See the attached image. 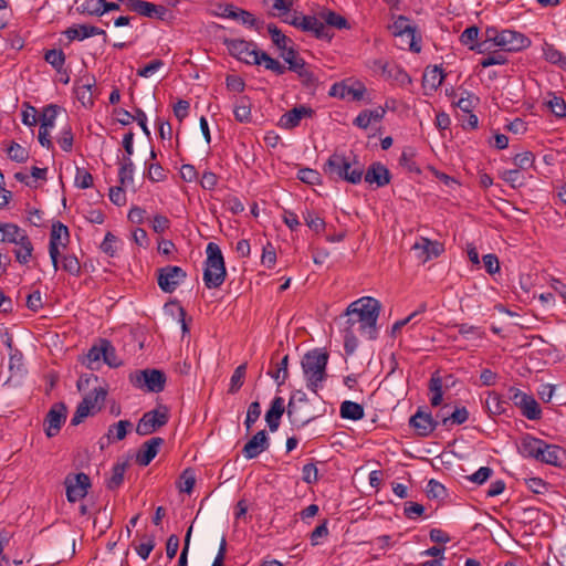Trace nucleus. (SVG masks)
<instances>
[{
    "label": "nucleus",
    "instance_id": "nucleus-1",
    "mask_svg": "<svg viewBox=\"0 0 566 566\" xmlns=\"http://www.w3.org/2000/svg\"><path fill=\"white\" fill-rule=\"evenodd\" d=\"M224 45L230 55L242 63L263 66L275 75H283L285 73V65L279 60L271 57L266 52L260 50L253 41L227 39L224 40Z\"/></svg>",
    "mask_w": 566,
    "mask_h": 566
},
{
    "label": "nucleus",
    "instance_id": "nucleus-2",
    "mask_svg": "<svg viewBox=\"0 0 566 566\" xmlns=\"http://www.w3.org/2000/svg\"><path fill=\"white\" fill-rule=\"evenodd\" d=\"M381 304L371 296H363L352 302L346 311L352 325L358 323V331L368 339L377 337V321L379 317Z\"/></svg>",
    "mask_w": 566,
    "mask_h": 566
},
{
    "label": "nucleus",
    "instance_id": "nucleus-3",
    "mask_svg": "<svg viewBox=\"0 0 566 566\" xmlns=\"http://www.w3.org/2000/svg\"><path fill=\"white\" fill-rule=\"evenodd\" d=\"M324 172L333 179L358 185L363 180L364 167L355 157L346 156L344 153H334L325 163Z\"/></svg>",
    "mask_w": 566,
    "mask_h": 566
},
{
    "label": "nucleus",
    "instance_id": "nucleus-4",
    "mask_svg": "<svg viewBox=\"0 0 566 566\" xmlns=\"http://www.w3.org/2000/svg\"><path fill=\"white\" fill-rule=\"evenodd\" d=\"M0 243L12 244L15 261L27 265L33 256L34 245L25 229L12 222H6L0 228Z\"/></svg>",
    "mask_w": 566,
    "mask_h": 566
},
{
    "label": "nucleus",
    "instance_id": "nucleus-5",
    "mask_svg": "<svg viewBox=\"0 0 566 566\" xmlns=\"http://www.w3.org/2000/svg\"><path fill=\"white\" fill-rule=\"evenodd\" d=\"M328 354L324 349H313L307 352L302 358V369L306 380V387L316 394L324 387L327 378L326 366Z\"/></svg>",
    "mask_w": 566,
    "mask_h": 566
},
{
    "label": "nucleus",
    "instance_id": "nucleus-6",
    "mask_svg": "<svg viewBox=\"0 0 566 566\" xmlns=\"http://www.w3.org/2000/svg\"><path fill=\"white\" fill-rule=\"evenodd\" d=\"M528 43V39L513 30H499L495 27H488L485 29V39L480 44V53L490 50L492 46H499L503 51H520Z\"/></svg>",
    "mask_w": 566,
    "mask_h": 566
},
{
    "label": "nucleus",
    "instance_id": "nucleus-7",
    "mask_svg": "<svg viewBox=\"0 0 566 566\" xmlns=\"http://www.w3.org/2000/svg\"><path fill=\"white\" fill-rule=\"evenodd\" d=\"M206 254L203 282L206 287L217 289L221 286L226 280L227 270L224 258L220 247L214 242L207 244Z\"/></svg>",
    "mask_w": 566,
    "mask_h": 566
},
{
    "label": "nucleus",
    "instance_id": "nucleus-8",
    "mask_svg": "<svg viewBox=\"0 0 566 566\" xmlns=\"http://www.w3.org/2000/svg\"><path fill=\"white\" fill-rule=\"evenodd\" d=\"M107 392L108 390L106 386L94 387L93 390L86 394L83 400L78 403L71 423L73 426H77L88 416L97 413L105 402Z\"/></svg>",
    "mask_w": 566,
    "mask_h": 566
},
{
    "label": "nucleus",
    "instance_id": "nucleus-9",
    "mask_svg": "<svg viewBox=\"0 0 566 566\" xmlns=\"http://www.w3.org/2000/svg\"><path fill=\"white\" fill-rule=\"evenodd\" d=\"M280 52L281 57L287 64V67L285 66V71L290 70L296 73L300 81L306 87H315L317 85V77L308 69L304 59L300 56L298 52L293 46H286Z\"/></svg>",
    "mask_w": 566,
    "mask_h": 566
},
{
    "label": "nucleus",
    "instance_id": "nucleus-10",
    "mask_svg": "<svg viewBox=\"0 0 566 566\" xmlns=\"http://www.w3.org/2000/svg\"><path fill=\"white\" fill-rule=\"evenodd\" d=\"M129 381L135 388L157 394L164 390L166 376L158 369H144L130 374Z\"/></svg>",
    "mask_w": 566,
    "mask_h": 566
},
{
    "label": "nucleus",
    "instance_id": "nucleus-11",
    "mask_svg": "<svg viewBox=\"0 0 566 566\" xmlns=\"http://www.w3.org/2000/svg\"><path fill=\"white\" fill-rule=\"evenodd\" d=\"M533 459L549 465L560 467L566 461V450L533 437Z\"/></svg>",
    "mask_w": 566,
    "mask_h": 566
},
{
    "label": "nucleus",
    "instance_id": "nucleus-12",
    "mask_svg": "<svg viewBox=\"0 0 566 566\" xmlns=\"http://www.w3.org/2000/svg\"><path fill=\"white\" fill-rule=\"evenodd\" d=\"M169 420V413L166 407H159L143 415L136 426V432L139 436H148L157 429L164 427Z\"/></svg>",
    "mask_w": 566,
    "mask_h": 566
},
{
    "label": "nucleus",
    "instance_id": "nucleus-13",
    "mask_svg": "<svg viewBox=\"0 0 566 566\" xmlns=\"http://www.w3.org/2000/svg\"><path fill=\"white\" fill-rule=\"evenodd\" d=\"M159 289L165 293H172L186 280V271L178 265H167L157 271Z\"/></svg>",
    "mask_w": 566,
    "mask_h": 566
},
{
    "label": "nucleus",
    "instance_id": "nucleus-14",
    "mask_svg": "<svg viewBox=\"0 0 566 566\" xmlns=\"http://www.w3.org/2000/svg\"><path fill=\"white\" fill-rule=\"evenodd\" d=\"M70 240V232L66 226L56 222L52 226L49 242V254L52 261L54 271L59 269V255L61 249L66 248Z\"/></svg>",
    "mask_w": 566,
    "mask_h": 566
},
{
    "label": "nucleus",
    "instance_id": "nucleus-15",
    "mask_svg": "<svg viewBox=\"0 0 566 566\" xmlns=\"http://www.w3.org/2000/svg\"><path fill=\"white\" fill-rule=\"evenodd\" d=\"M66 489V499L70 503H75L84 499L91 488V481L87 474L81 472L69 474L64 480Z\"/></svg>",
    "mask_w": 566,
    "mask_h": 566
},
{
    "label": "nucleus",
    "instance_id": "nucleus-16",
    "mask_svg": "<svg viewBox=\"0 0 566 566\" xmlns=\"http://www.w3.org/2000/svg\"><path fill=\"white\" fill-rule=\"evenodd\" d=\"M389 29L392 35L400 38L402 43L407 45L411 51H420V46L417 45L416 42V28L411 24V21L407 17H397Z\"/></svg>",
    "mask_w": 566,
    "mask_h": 566
},
{
    "label": "nucleus",
    "instance_id": "nucleus-17",
    "mask_svg": "<svg viewBox=\"0 0 566 566\" xmlns=\"http://www.w3.org/2000/svg\"><path fill=\"white\" fill-rule=\"evenodd\" d=\"M367 88L360 81L348 84L346 81L334 83L328 91V95L340 99L361 101L365 98Z\"/></svg>",
    "mask_w": 566,
    "mask_h": 566
},
{
    "label": "nucleus",
    "instance_id": "nucleus-18",
    "mask_svg": "<svg viewBox=\"0 0 566 566\" xmlns=\"http://www.w3.org/2000/svg\"><path fill=\"white\" fill-rule=\"evenodd\" d=\"M129 10L138 13L142 17L158 19L166 21L169 15V10L159 4L148 2L145 0H120Z\"/></svg>",
    "mask_w": 566,
    "mask_h": 566
},
{
    "label": "nucleus",
    "instance_id": "nucleus-19",
    "mask_svg": "<svg viewBox=\"0 0 566 566\" xmlns=\"http://www.w3.org/2000/svg\"><path fill=\"white\" fill-rule=\"evenodd\" d=\"M67 409L63 402L54 403L44 420V431L49 438L55 437L66 420Z\"/></svg>",
    "mask_w": 566,
    "mask_h": 566
},
{
    "label": "nucleus",
    "instance_id": "nucleus-20",
    "mask_svg": "<svg viewBox=\"0 0 566 566\" xmlns=\"http://www.w3.org/2000/svg\"><path fill=\"white\" fill-rule=\"evenodd\" d=\"M412 250L415 251L417 259L421 263H426L438 258L444 251V248L439 241H432L428 238L420 237L412 245Z\"/></svg>",
    "mask_w": 566,
    "mask_h": 566
},
{
    "label": "nucleus",
    "instance_id": "nucleus-21",
    "mask_svg": "<svg viewBox=\"0 0 566 566\" xmlns=\"http://www.w3.org/2000/svg\"><path fill=\"white\" fill-rule=\"evenodd\" d=\"M313 115V108L305 105H298L284 113L280 117L279 125L284 129H293L301 124L303 118H311Z\"/></svg>",
    "mask_w": 566,
    "mask_h": 566
},
{
    "label": "nucleus",
    "instance_id": "nucleus-22",
    "mask_svg": "<svg viewBox=\"0 0 566 566\" xmlns=\"http://www.w3.org/2000/svg\"><path fill=\"white\" fill-rule=\"evenodd\" d=\"M270 447V439L264 430L258 431L243 447L242 454L247 460L259 457Z\"/></svg>",
    "mask_w": 566,
    "mask_h": 566
},
{
    "label": "nucleus",
    "instance_id": "nucleus-23",
    "mask_svg": "<svg viewBox=\"0 0 566 566\" xmlns=\"http://www.w3.org/2000/svg\"><path fill=\"white\" fill-rule=\"evenodd\" d=\"M302 31L312 33L318 40H332L333 34L321 19L319 11L315 15H305L302 18Z\"/></svg>",
    "mask_w": 566,
    "mask_h": 566
},
{
    "label": "nucleus",
    "instance_id": "nucleus-24",
    "mask_svg": "<svg viewBox=\"0 0 566 566\" xmlns=\"http://www.w3.org/2000/svg\"><path fill=\"white\" fill-rule=\"evenodd\" d=\"M409 424L416 430L420 437L430 436L437 428L438 422L432 418L430 412L418 410L410 417Z\"/></svg>",
    "mask_w": 566,
    "mask_h": 566
},
{
    "label": "nucleus",
    "instance_id": "nucleus-25",
    "mask_svg": "<svg viewBox=\"0 0 566 566\" xmlns=\"http://www.w3.org/2000/svg\"><path fill=\"white\" fill-rule=\"evenodd\" d=\"M363 177L367 184L378 188L387 186L391 179L388 168L379 161L373 163Z\"/></svg>",
    "mask_w": 566,
    "mask_h": 566
},
{
    "label": "nucleus",
    "instance_id": "nucleus-26",
    "mask_svg": "<svg viewBox=\"0 0 566 566\" xmlns=\"http://www.w3.org/2000/svg\"><path fill=\"white\" fill-rule=\"evenodd\" d=\"M163 444L164 439L160 437L147 440L139 448L136 454V462L142 467H147L156 458Z\"/></svg>",
    "mask_w": 566,
    "mask_h": 566
},
{
    "label": "nucleus",
    "instance_id": "nucleus-27",
    "mask_svg": "<svg viewBox=\"0 0 566 566\" xmlns=\"http://www.w3.org/2000/svg\"><path fill=\"white\" fill-rule=\"evenodd\" d=\"M450 96L452 97V104L464 114L473 112L480 104V97L467 90H462L460 93L452 92Z\"/></svg>",
    "mask_w": 566,
    "mask_h": 566
},
{
    "label": "nucleus",
    "instance_id": "nucleus-28",
    "mask_svg": "<svg viewBox=\"0 0 566 566\" xmlns=\"http://www.w3.org/2000/svg\"><path fill=\"white\" fill-rule=\"evenodd\" d=\"M444 80L443 70L437 65L428 66L422 76V86L426 91H437Z\"/></svg>",
    "mask_w": 566,
    "mask_h": 566
},
{
    "label": "nucleus",
    "instance_id": "nucleus-29",
    "mask_svg": "<svg viewBox=\"0 0 566 566\" xmlns=\"http://www.w3.org/2000/svg\"><path fill=\"white\" fill-rule=\"evenodd\" d=\"M283 413L284 399L282 397H275L272 400L270 409L265 413V421L271 432H275L277 430Z\"/></svg>",
    "mask_w": 566,
    "mask_h": 566
},
{
    "label": "nucleus",
    "instance_id": "nucleus-30",
    "mask_svg": "<svg viewBox=\"0 0 566 566\" xmlns=\"http://www.w3.org/2000/svg\"><path fill=\"white\" fill-rule=\"evenodd\" d=\"M507 396L514 406L521 409L522 415L531 419V397L516 387H510Z\"/></svg>",
    "mask_w": 566,
    "mask_h": 566
},
{
    "label": "nucleus",
    "instance_id": "nucleus-31",
    "mask_svg": "<svg viewBox=\"0 0 566 566\" xmlns=\"http://www.w3.org/2000/svg\"><path fill=\"white\" fill-rule=\"evenodd\" d=\"M542 51L543 56L547 62L566 70V55L559 50H557L553 44H549L546 41H544L542 45Z\"/></svg>",
    "mask_w": 566,
    "mask_h": 566
},
{
    "label": "nucleus",
    "instance_id": "nucleus-32",
    "mask_svg": "<svg viewBox=\"0 0 566 566\" xmlns=\"http://www.w3.org/2000/svg\"><path fill=\"white\" fill-rule=\"evenodd\" d=\"M319 17L323 19L324 24L328 28H336L338 30L348 29L349 24L347 20L340 14L329 10V9H321Z\"/></svg>",
    "mask_w": 566,
    "mask_h": 566
},
{
    "label": "nucleus",
    "instance_id": "nucleus-33",
    "mask_svg": "<svg viewBox=\"0 0 566 566\" xmlns=\"http://www.w3.org/2000/svg\"><path fill=\"white\" fill-rule=\"evenodd\" d=\"M340 417L348 420H360L364 417V408L358 402L345 400L340 405Z\"/></svg>",
    "mask_w": 566,
    "mask_h": 566
},
{
    "label": "nucleus",
    "instance_id": "nucleus-34",
    "mask_svg": "<svg viewBox=\"0 0 566 566\" xmlns=\"http://www.w3.org/2000/svg\"><path fill=\"white\" fill-rule=\"evenodd\" d=\"M134 171L133 160L128 157H123L118 168V179L122 186H129L134 182Z\"/></svg>",
    "mask_w": 566,
    "mask_h": 566
},
{
    "label": "nucleus",
    "instance_id": "nucleus-35",
    "mask_svg": "<svg viewBox=\"0 0 566 566\" xmlns=\"http://www.w3.org/2000/svg\"><path fill=\"white\" fill-rule=\"evenodd\" d=\"M543 106L557 118H564L566 116V103L560 96L549 94L548 99L543 102Z\"/></svg>",
    "mask_w": 566,
    "mask_h": 566
},
{
    "label": "nucleus",
    "instance_id": "nucleus-36",
    "mask_svg": "<svg viewBox=\"0 0 566 566\" xmlns=\"http://www.w3.org/2000/svg\"><path fill=\"white\" fill-rule=\"evenodd\" d=\"M59 111H60V107L56 105H53V104L44 107L40 115V118H39L40 128L52 130L55 126V120H56Z\"/></svg>",
    "mask_w": 566,
    "mask_h": 566
},
{
    "label": "nucleus",
    "instance_id": "nucleus-37",
    "mask_svg": "<svg viewBox=\"0 0 566 566\" xmlns=\"http://www.w3.org/2000/svg\"><path fill=\"white\" fill-rule=\"evenodd\" d=\"M233 114L238 122L248 123L251 119V103L248 97H240L233 107Z\"/></svg>",
    "mask_w": 566,
    "mask_h": 566
},
{
    "label": "nucleus",
    "instance_id": "nucleus-38",
    "mask_svg": "<svg viewBox=\"0 0 566 566\" xmlns=\"http://www.w3.org/2000/svg\"><path fill=\"white\" fill-rule=\"evenodd\" d=\"M130 428L132 422L129 420H119L118 422L109 426L107 430V438L109 441H120L125 439Z\"/></svg>",
    "mask_w": 566,
    "mask_h": 566
},
{
    "label": "nucleus",
    "instance_id": "nucleus-39",
    "mask_svg": "<svg viewBox=\"0 0 566 566\" xmlns=\"http://www.w3.org/2000/svg\"><path fill=\"white\" fill-rule=\"evenodd\" d=\"M442 379L439 376H432L429 382V391H430V403L433 407H438L441 405L443 399V390H442Z\"/></svg>",
    "mask_w": 566,
    "mask_h": 566
},
{
    "label": "nucleus",
    "instance_id": "nucleus-40",
    "mask_svg": "<svg viewBox=\"0 0 566 566\" xmlns=\"http://www.w3.org/2000/svg\"><path fill=\"white\" fill-rule=\"evenodd\" d=\"M44 60L56 72L61 73L65 64V54L62 50L51 49L45 51Z\"/></svg>",
    "mask_w": 566,
    "mask_h": 566
},
{
    "label": "nucleus",
    "instance_id": "nucleus-41",
    "mask_svg": "<svg viewBox=\"0 0 566 566\" xmlns=\"http://www.w3.org/2000/svg\"><path fill=\"white\" fill-rule=\"evenodd\" d=\"M479 33H480V30L478 27H475V25L469 27V28L464 29V31L461 33L460 41L463 45L468 46L470 50L478 49V51L480 52L481 43H478Z\"/></svg>",
    "mask_w": 566,
    "mask_h": 566
},
{
    "label": "nucleus",
    "instance_id": "nucleus-42",
    "mask_svg": "<svg viewBox=\"0 0 566 566\" xmlns=\"http://www.w3.org/2000/svg\"><path fill=\"white\" fill-rule=\"evenodd\" d=\"M104 0H81L77 10L90 15H103Z\"/></svg>",
    "mask_w": 566,
    "mask_h": 566
},
{
    "label": "nucleus",
    "instance_id": "nucleus-43",
    "mask_svg": "<svg viewBox=\"0 0 566 566\" xmlns=\"http://www.w3.org/2000/svg\"><path fill=\"white\" fill-rule=\"evenodd\" d=\"M501 176L513 188H518L526 182V178L521 169H506L501 172Z\"/></svg>",
    "mask_w": 566,
    "mask_h": 566
},
{
    "label": "nucleus",
    "instance_id": "nucleus-44",
    "mask_svg": "<svg viewBox=\"0 0 566 566\" xmlns=\"http://www.w3.org/2000/svg\"><path fill=\"white\" fill-rule=\"evenodd\" d=\"M56 142L62 150L70 153L73 148L74 136L69 124L60 129Z\"/></svg>",
    "mask_w": 566,
    "mask_h": 566
},
{
    "label": "nucleus",
    "instance_id": "nucleus-45",
    "mask_svg": "<svg viewBox=\"0 0 566 566\" xmlns=\"http://www.w3.org/2000/svg\"><path fill=\"white\" fill-rule=\"evenodd\" d=\"M399 165L409 172L420 174L421 170L415 160V151L411 148L405 149L399 158Z\"/></svg>",
    "mask_w": 566,
    "mask_h": 566
},
{
    "label": "nucleus",
    "instance_id": "nucleus-46",
    "mask_svg": "<svg viewBox=\"0 0 566 566\" xmlns=\"http://www.w3.org/2000/svg\"><path fill=\"white\" fill-rule=\"evenodd\" d=\"M8 157L15 163H24L29 158V151L20 144L12 142L7 148Z\"/></svg>",
    "mask_w": 566,
    "mask_h": 566
},
{
    "label": "nucleus",
    "instance_id": "nucleus-47",
    "mask_svg": "<svg viewBox=\"0 0 566 566\" xmlns=\"http://www.w3.org/2000/svg\"><path fill=\"white\" fill-rule=\"evenodd\" d=\"M126 472V463H116L112 469L111 478L107 480V488L111 490L117 489L124 481Z\"/></svg>",
    "mask_w": 566,
    "mask_h": 566
},
{
    "label": "nucleus",
    "instance_id": "nucleus-48",
    "mask_svg": "<svg viewBox=\"0 0 566 566\" xmlns=\"http://www.w3.org/2000/svg\"><path fill=\"white\" fill-rule=\"evenodd\" d=\"M106 340L102 342V344L99 346H93L87 355H86V363H87V366L91 368V369H94L96 366V364H98L102 359H103V356L105 355V352L107 349L106 348Z\"/></svg>",
    "mask_w": 566,
    "mask_h": 566
},
{
    "label": "nucleus",
    "instance_id": "nucleus-49",
    "mask_svg": "<svg viewBox=\"0 0 566 566\" xmlns=\"http://www.w3.org/2000/svg\"><path fill=\"white\" fill-rule=\"evenodd\" d=\"M264 3L273 11V15L283 17L289 14L292 0H264Z\"/></svg>",
    "mask_w": 566,
    "mask_h": 566
},
{
    "label": "nucleus",
    "instance_id": "nucleus-50",
    "mask_svg": "<svg viewBox=\"0 0 566 566\" xmlns=\"http://www.w3.org/2000/svg\"><path fill=\"white\" fill-rule=\"evenodd\" d=\"M303 218L306 226L316 233H319L325 229V221L317 213L306 210L303 213Z\"/></svg>",
    "mask_w": 566,
    "mask_h": 566
},
{
    "label": "nucleus",
    "instance_id": "nucleus-51",
    "mask_svg": "<svg viewBox=\"0 0 566 566\" xmlns=\"http://www.w3.org/2000/svg\"><path fill=\"white\" fill-rule=\"evenodd\" d=\"M268 32L272 42L280 51L289 46L287 43L290 42V39L284 35L275 24H269Z\"/></svg>",
    "mask_w": 566,
    "mask_h": 566
},
{
    "label": "nucleus",
    "instance_id": "nucleus-52",
    "mask_svg": "<svg viewBox=\"0 0 566 566\" xmlns=\"http://www.w3.org/2000/svg\"><path fill=\"white\" fill-rule=\"evenodd\" d=\"M469 419V411L465 407L455 408L454 411L442 419V424H462Z\"/></svg>",
    "mask_w": 566,
    "mask_h": 566
},
{
    "label": "nucleus",
    "instance_id": "nucleus-53",
    "mask_svg": "<svg viewBox=\"0 0 566 566\" xmlns=\"http://www.w3.org/2000/svg\"><path fill=\"white\" fill-rule=\"evenodd\" d=\"M485 407L493 415L505 412V401L497 394H489L485 399Z\"/></svg>",
    "mask_w": 566,
    "mask_h": 566
},
{
    "label": "nucleus",
    "instance_id": "nucleus-54",
    "mask_svg": "<svg viewBox=\"0 0 566 566\" xmlns=\"http://www.w3.org/2000/svg\"><path fill=\"white\" fill-rule=\"evenodd\" d=\"M21 122L28 127H33L38 123V111L28 103L22 104Z\"/></svg>",
    "mask_w": 566,
    "mask_h": 566
},
{
    "label": "nucleus",
    "instance_id": "nucleus-55",
    "mask_svg": "<svg viewBox=\"0 0 566 566\" xmlns=\"http://www.w3.org/2000/svg\"><path fill=\"white\" fill-rule=\"evenodd\" d=\"M234 21H239L241 24L250 29L259 30L260 28V22L254 14L241 8L238 9Z\"/></svg>",
    "mask_w": 566,
    "mask_h": 566
},
{
    "label": "nucleus",
    "instance_id": "nucleus-56",
    "mask_svg": "<svg viewBox=\"0 0 566 566\" xmlns=\"http://www.w3.org/2000/svg\"><path fill=\"white\" fill-rule=\"evenodd\" d=\"M507 62L506 55L501 51H494L480 60V65L483 69L493 65H503Z\"/></svg>",
    "mask_w": 566,
    "mask_h": 566
},
{
    "label": "nucleus",
    "instance_id": "nucleus-57",
    "mask_svg": "<svg viewBox=\"0 0 566 566\" xmlns=\"http://www.w3.org/2000/svg\"><path fill=\"white\" fill-rule=\"evenodd\" d=\"M70 41H83L88 38L87 24H75L67 28L64 32Z\"/></svg>",
    "mask_w": 566,
    "mask_h": 566
},
{
    "label": "nucleus",
    "instance_id": "nucleus-58",
    "mask_svg": "<svg viewBox=\"0 0 566 566\" xmlns=\"http://www.w3.org/2000/svg\"><path fill=\"white\" fill-rule=\"evenodd\" d=\"M245 370H247V366L245 364H242L240 366H238L232 376H231V379H230V387H229V391L230 392H237L243 385V379L245 377Z\"/></svg>",
    "mask_w": 566,
    "mask_h": 566
},
{
    "label": "nucleus",
    "instance_id": "nucleus-59",
    "mask_svg": "<svg viewBox=\"0 0 566 566\" xmlns=\"http://www.w3.org/2000/svg\"><path fill=\"white\" fill-rule=\"evenodd\" d=\"M74 184L80 189H87L93 186V176L85 168H76Z\"/></svg>",
    "mask_w": 566,
    "mask_h": 566
},
{
    "label": "nucleus",
    "instance_id": "nucleus-60",
    "mask_svg": "<svg viewBox=\"0 0 566 566\" xmlns=\"http://www.w3.org/2000/svg\"><path fill=\"white\" fill-rule=\"evenodd\" d=\"M117 238L112 233L107 232L102 241L99 248L108 256H115L117 253Z\"/></svg>",
    "mask_w": 566,
    "mask_h": 566
},
{
    "label": "nucleus",
    "instance_id": "nucleus-61",
    "mask_svg": "<svg viewBox=\"0 0 566 566\" xmlns=\"http://www.w3.org/2000/svg\"><path fill=\"white\" fill-rule=\"evenodd\" d=\"M195 483H196L195 474L191 471L186 470L182 472V474L180 476V480L178 483V489L180 492L190 494L193 490Z\"/></svg>",
    "mask_w": 566,
    "mask_h": 566
},
{
    "label": "nucleus",
    "instance_id": "nucleus-62",
    "mask_svg": "<svg viewBox=\"0 0 566 566\" xmlns=\"http://www.w3.org/2000/svg\"><path fill=\"white\" fill-rule=\"evenodd\" d=\"M164 66V62L159 59L153 60L145 66L137 70V75L144 78L151 77Z\"/></svg>",
    "mask_w": 566,
    "mask_h": 566
},
{
    "label": "nucleus",
    "instance_id": "nucleus-63",
    "mask_svg": "<svg viewBox=\"0 0 566 566\" xmlns=\"http://www.w3.org/2000/svg\"><path fill=\"white\" fill-rule=\"evenodd\" d=\"M62 268L74 276H77L81 272V265L75 255H65L62 260Z\"/></svg>",
    "mask_w": 566,
    "mask_h": 566
},
{
    "label": "nucleus",
    "instance_id": "nucleus-64",
    "mask_svg": "<svg viewBox=\"0 0 566 566\" xmlns=\"http://www.w3.org/2000/svg\"><path fill=\"white\" fill-rule=\"evenodd\" d=\"M426 491L430 499H442L446 495V488L434 479L429 480Z\"/></svg>",
    "mask_w": 566,
    "mask_h": 566
}]
</instances>
